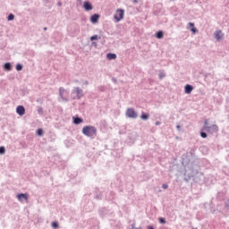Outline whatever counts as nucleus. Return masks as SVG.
Here are the masks:
<instances>
[{"instance_id":"nucleus-8","label":"nucleus","mask_w":229,"mask_h":229,"mask_svg":"<svg viewBox=\"0 0 229 229\" xmlns=\"http://www.w3.org/2000/svg\"><path fill=\"white\" fill-rule=\"evenodd\" d=\"M215 38H216V40H221L223 38V31L216 30L215 32Z\"/></svg>"},{"instance_id":"nucleus-13","label":"nucleus","mask_w":229,"mask_h":229,"mask_svg":"<svg viewBox=\"0 0 229 229\" xmlns=\"http://www.w3.org/2000/svg\"><path fill=\"white\" fill-rule=\"evenodd\" d=\"M193 89H194V88H192V86H191V85H189V84L186 85V86H185V93H186V94H191V92H192Z\"/></svg>"},{"instance_id":"nucleus-4","label":"nucleus","mask_w":229,"mask_h":229,"mask_svg":"<svg viewBox=\"0 0 229 229\" xmlns=\"http://www.w3.org/2000/svg\"><path fill=\"white\" fill-rule=\"evenodd\" d=\"M126 117H129L131 119H137L139 117V114L135 112V109L133 108H128L125 113Z\"/></svg>"},{"instance_id":"nucleus-28","label":"nucleus","mask_w":229,"mask_h":229,"mask_svg":"<svg viewBox=\"0 0 229 229\" xmlns=\"http://www.w3.org/2000/svg\"><path fill=\"white\" fill-rule=\"evenodd\" d=\"M131 229H142L140 227H135V225H132Z\"/></svg>"},{"instance_id":"nucleus-32","label":"nucleus","mask_w":229,"mask_h":229,"mask_svg":"<svg viewBox=\"0 0 229 229\" xmlns=\"http://www.w3.org/2000/svg\"><path fill=\"white\" fill-rule=\"evenodd\" d=\"M176 128H177V130H180V125H177Z\"/></svg>"},{"instance_id":"nucleus-25","label":"nucleus","mask_w":229,"mask_h":229,"mask_svg":"<svg viewBox=\"0 0 229 229\" xmlns=\"http://www.w3.org/2000/svg\"><path fill=\"white\" fill-rule=\"evenodd\" d=\"M52 226H53L54 228H58V222H53V223H52Z\"/></svg>"},{"instance_id":"nucleus-1","label":"nucleus","mask_w":229,"mask_h":229,"mask_svg":"<svg viewBox=\"0 0 229 229\" xmlns=\"http://www.w3.org/2000/svg\"><path fill=\"white\" fill-rule=\"evenodd\" d=\"M218 131L219 127H217V125L213 124L211 126H208V120H205L204 126L200 132V136L202 137V139H207V132L204 131H208V133H214V131L217 132Z\"/></svg>"},{"instance_id":"nucleus-19","label":"nucleus","mask_w":229,"mask_h":229,"mask_svg":"<svg viewBox=\"0 0 229 229\" xmlns=\"http://www.w3.org/2000/svg\"><path fill=\"white\" fill-rule=\"evenodd\" d=\"M37 135H38L39 137H42V135H44V130L38 129L37 131Z\"/></svg>"},{"instance_id":"nucleus-20","label":"nucleus","mask_w":229,"mask_h":229,"mask_svg":"<svg viewBox=\"0 0 229 229\" xmlns=\"http://www.w3.org/2000/svg\"><path fill=\"white\" fill-rule=\"evenodd\" d=\"M98 38H101V37H98V35H94L90 37L91 42H93V40H98Z\"/></svg>"},{"instance_id":"nucleus-17","label":"nucleus","mask_w":229,"mask_h":229,"mask_svg":"<svg viewBox=\"0 0 229 229\" xmlns=\"http://www.w3.org/2000/svg\"><path fill=\"white\" fill-rule=\"evenodd\" d=\"M4 67L5 71H12V64L10 63H6Z\"/></svg>"},{"instance_id":"nucleus-10","label":"nucleus","mask_w":229,"mask_h":229,"mask_svg":"<svg viewBox=\"0 0 229 229\" xmlns=\"http://www.w3.org/2000/svg\"><path fill=\"white\" fill-rule=\"evenodd\" d=\"M84 9L86 10V12H89L90 10H92V4L89 2H84Z\"/></svg>"},{"instance_id":"nucleus-26","label":"nucleus","mask_w":229,"mask_h":229,"mask_svg":"<svg viewBox=\"0 0 229 229\" xmlns=\"http://www.w3.org/2000/svg\"><path fill=\"white\" fill-rule=\"evenodd\" d=\"M165 76V74L164 72L159 73V78L162 80V78H164Z\"/></svg>"},{"instance_id":"nucleus-7","label":"nucleus","mask_w":229,"mask_h":229,"mask_svg":"<svg viewBox=\"0 0 229 229\" xmlns=\"http://www.w3.org/2000/svg\"><path fill=\"white\" fill-rule=\"evenodd\" d=\"M16 113L18 115H24V114H26V109L22 106H18L16 108Z\"/></svg>"},{"instance_id":"nucleus-31","label":"nucleus","mask_w":229,"mask_h":229,"mask_svg":"<svg viewBox=\"0 0 229 229\" xmlns=\"http://www.w3.org/2000/svg\"><path fill=\"white\" fill-rule=\"evenodd\" d=\"M148 229H154L153 226L149 225Z\"/></svg>"},{"instance_id":"nucleus-5","label":"nucleus","mask_w":229,"mask_h":229,"mask_svg":"<svg viewBox=\"0 0 229 229\" xmlns=\"http://www.w3.org/2000/svg\"><path fill=\"white\" fill-rule=\"evenodd\" d=\"M72 94H76V97H72V99H81L83 98V89L77 87L72 90Z\"/></svg>"},{"instance_id":"nucleus-24","label":"nucleus","mask_w":229,"mask_h":229,"mask_svg":"<svg viewBox=\"0 0 229 229\" xmlns=\"http://www.w3.org/2000/svg\"><path fill=\"white\" fill-rule=\"evenodd\" d=\"M4 151H5L4 147H0V155L4 154Z\"/></svg>"},{"instance_id":"nucleus-18","label":"nucleus","mask_w":229,"mask_h":229,"mask_svg":"<svg viewBox=\"0 0 229 229\" xmlns=\"http://www.w3.org/2000/svg\"><path fill=\"white\" fill-rule=\"evenodd\" d=\"M74 124H81V123H83V119L81 118H74L73 120Z\"/></svg>"},{"instance_id":"nucleus-9","label":"nucleus","mask_w":229,"mask_h":229,"mask_svg":"<svg viewBox=\"0 0 229 229\" xmlns=\"http://www.w3.org/2000/svg\"><path fill=\"white\" fill-rule=\"evenodd\" d=\"M19 201H22V199H26V201H28V194L26 193H21V194H19L17 196Z\"/></svg>"},{"instance_id":"nucleus-15","label":"nucleus","mask_w":229,"mask_h":229,"mask_svg":"<svg viewBox=\"0 0 229 229\" xmlns=\"http://www.w3.org/2000/svg\"><path fill=\"white\" fill-rule=\"evenodd\" d=\"M140 119H142V121H148V119H149V114L142 113L140 115Z\"/></svg>"},{"instance_id":"nucleus-12","label":"nucleus","mask_w":229,"mask_h":229,"mask_svg":"<svg viewBox=\"0 0 229 229\" xmlns=\"http://www.w3.org/2000/svg\"><path fill=\"white\" fill-rule=\"evenodd\" d=\"M90 21L91 22H98V21H99V15L98 14H93L91 17H90Z\"/></svg>"},{"instance_id":"nucleus-30","label":"nucleus","mask_w":229,"mask_h":229,"mask_svg":"<svg viewBox=\"0 0 229 229\" xmlns=\"http://www.w3.org/2000/svg\"><path fill=\"white\" fill-rule=\"evenodd\" d=\"M226 207H229V199H227Z\"/></svg>"},{"instance_id":"nucleus-34","label":"nucleus","mask_w":229,"mask_h":229,"mask_svg":"<svg viewBox=\"0 0 229 229\" xmlns=\"http://www.w3.org/2000/svg\"><path fill=\"white\" fill-rule=\"evenodd\" d=\"M193 229H198V228H193Z\"/></svg>"},{"instance_id":"nucleus-16","label":"nucleus","mask_w":229,"mask_h":229,"mask_svg":"<svg viewBox=\"0 0 229 229\" xmlns=\"http://www.w3.org/2000/svg\"><path fill=\"white\" fill-rule=\"evenodd\" d=\"M157 38H164V32L162 30H159L157 34H156Z\"/></svg>"},{"instance_id":"nucleus-33","label":"nucleus","mask_w":229,"mask_h":229,"mask_svg":"<svg viewBox=\"0 0 229 229\" xmlns=\"http://www.w3.org/2000/svg\"><path fill=\"white\" fill-rule=\"evenodd\" d=\"M47 30V28L45 27V28H44V30L46 31Z\"/></svg>"},{"instance_id":"nucleus-11","label":"nucleus","mask_w":229,"mask_h":229,"mask_svg":"<svg viewBox=\"0 0 229 229\" xmlns=\"http://www.w3.org/2000/svg\"><path fill=\"white\" fill-rule=\"evenodd\" d=\"M188 26H189L191 31H192L193 34L198 33V30H196V27H194V23L190 22V23H188Z\"/></svg>"},{"instance_id":"nucleus-22","label":"nucleus","mask_w":229,"mask_h":229,"mask_svg":"<svg viewBox=\"0 0 229 229\" xmlns=\"http://www.w3.org/2000/svg\"><path fill=\"white\" fill-rule=\"evenodd\" d=\"M16 71H22V64H17Z\"/></svg>"},{"instance_id":"nucleus-14","label":"nucleus","mask_w":229,"mask_h":229,"mask_svg":"<svg viewBox=\"0 0 229 229\" xmlns=\"http://www.w3.org/2000/svg\"><path fill=\"white\" fill-rule=\"evenodd\" d=\"M106 58L108 60H115V58H117V55H115V54H107Z\"/></svg>"},{"instance_id":"nucleus-27","label":"nucleus","mask_w":229,"mask_h":229,"mask_svg":"<svg viewBox=\"0 0 229 229\" xmlns=\"http://www.w3.org/2000/svg\"><path fill=\"white\" fill-rule=\"evenodd\" d=\"M162 187H163L164 189H167L169 186H168L167 184H163Z\"/></svg>"},{"instance_id":"nucleus-3","label":"nucleus","mask_w":229,"mask_h":229,"mask_svg":"<svg viewBox=\"0 0 229 229\" xmlns=\"http://www.w3.org/2000/svg\"><path fill=\"white\" fill-rule=\"evenodd\" d=\"M114 19H115L116 22L123 21L124 19V10L117 9L114 15Z\"/></svg>"},{"instance_id":"nucleus-21","label":"nucleus","mask_w":229,"mask_h":229,"mask_svg":"<svg viewBox=\"0 0 229 229\" xmlns=\"http://www.w3.org/2000/svg\"><path fill=\"white\" fill-rule=\"evenodd\" d=\"M13 19H15V15L10 14L7 18V21H13Z\"/></svg>"},{"instance_id":"nucleus-6","label":"nucleus","mask_w":229,"mask_h":229,"mask_svg":"<svg viewBox=\"0 0 229 229\" xmlns=\"http://www.w3.org/2000/svg\"><path fill=\"white\" fill-rule=\"evenodd\" d=\"M65 94H68L67 89L64 88H59V95L61 99H63V101H69V98L65 97Z\"/></svg>"},{"instance_id":"nucleus-2","label":"nucleus","mask_w":229,"mask_h":229,"mask_svg":"<svg viewBox=\"0 0 229 229\" xmlns=\"http://www.w3.org/2000/svg\"><path fill=\"white\" fill-rule=\"evenodd\" d=\"M83 135H86V137H96L98 134V129L94 126H84L82 129Z\"/></svg>"},{"instance_id":"nucleus-23","label":"nucleus","mask_w":229,"mask_h":229,"mask_svg":"<svg viewBox=\"0 0 229 229\" xmlns=\"http://www.w3.org/2000/svg\"><path fill=\"white\" fill-rule=\"evenodd\" d=\"M159 223H161L162 225H165V218L160 217L159 218Z\"/></svg>"},{"instance_id":"nucleus-29","label":"nucleus","mask_w":229,"mask_h":229,"mask_svg":"<svg viewBox=\"0 0 229 229\" xmlns=\"http://www.w3.org/2000/svg\"><path fill=\"white\" fill-rule=\"evenodd\" d=\"M156 126H160V122H156Z\"/></svg>"}]
</instances>
